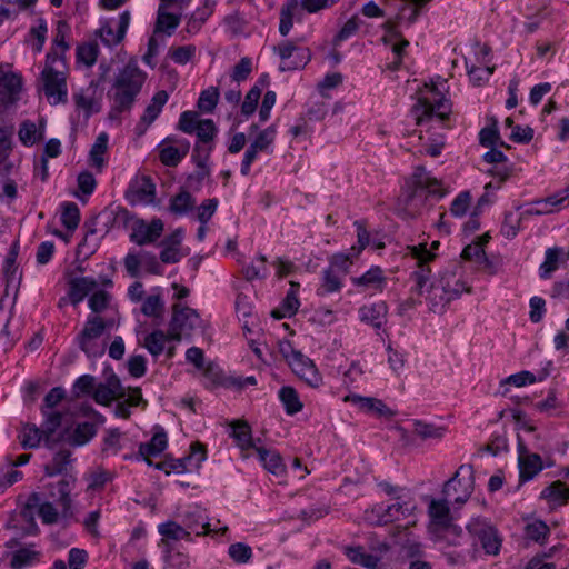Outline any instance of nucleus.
<instances>
[{
  "mask_svg": "<svg viewBox=\"0 0 569 569\" xmlns=\"http://www.w3.org/2000/svg\"><path fill=\"white\" fill-rule=\"evenodd\" d=\"M408 253L416 260V270L411 273L415 281L411 291L426 297L431 312H445L451 301L459 299L463 292H470V287L456 269H446L430 280V263L436 259V253L427 248V243L409 246Z\"/></svg>",
  "mask_w": 569,
  "mask_h": 569,
  "instance_id": "obj_1",
  "label": "nucleus"
},
{
  "mask_svg": "<svg viewBox=\"0 0 569 569\" xmlns=\"http://www.w3.org/2000/svg\"><path fill=\"white\" fill-rule=\"evenodd\" d=\"M147 74L136 62L130 61L116 74L111 91L112 99L110 118L118 119L122 112H128L134 104L146 81Z\"/></svg>",
  "mask_w": 569,
  "mask_h": 569,
  "instance_id": "obj_2",
  "label": "nucleus"
},
{
  "mask_svg": "<svg viewBox=\"0 0 569 569\" xmlns=\"http://www.w3.org/2000/svg\"><path fill=\"white\" fill-rule=\"evenodd\" d=\"M445 194L441 181L431 177L423 167H417L411 182L407 183L402 202L408 214L415 217L425 207L428 196L442 198Z\"/></svg>",
  "mask_w": 569,
  "mask_h": 569,
  "instance_id": "obj_3",
  "label": "nucleus"
},
{
  "mask_svg": "<svg viewBox=\"0 0 569 569\" xmlns=\"http://www.w3.org/2000/svg\"><path fill=\"white\" fill-rule=\"evenodd\" d=\"M68 67L66 60L54 52H48L44 68L40 73L41 89L50 104L66 103Z\"/></svg>",
  "mask_w": 569,
  "mask_h": 569,
  "instance_id": "obj_4",
  "label": "nucleus"
},
{
  "mask_svg": "<svg viewBox=\"0 0 569 569\" xmlns=\"http://www.w3.org/2000/svg\"><path fill=\"white\" fill-rule=\"evenodd\" d=\"M202 320L196 309L176 303L169 322V338L172 341L189 340L194 330L201 328Z\"/></svg>",
  "mask_w": 569,
  "mask_h": 569,
  "instance_id": "obj_5",
  "label": "nucleus"
},
{
  "mask_svg": "<svg viewBox=\"0 0 569 569\" xmlns=\"http://www.w3.org/2000/svg\"><path fill=\"white\" fill-rule=\"evenodd\" d=\"M467 530L471 537L477 539L482 550L488 556H498L500 553L503 538L497 527L487 518H472Z\"/></svg>",
  "mask_w": 569,
  "mask_h": 569,
  "instance_id": "obj_6",
  "label": "nucleus"
},
{
  "mask_svg": "<svg viewBox=\"0 0 569 569\" xmlns=\"http://www.w3.org/2000/svg\"><path fill=\"white\" fill-rule=\"evenodd\" d=\"M475 490V471L471 465H461L455 475L445 482L442 495L446 498L453 497L457 505L468 501Z\"/></svg>",
  "mask_w": 569,
  "mask_h": 569,
  "instance_id": "obj_7",
  "label": "nucleus"
},
{
  "mask_svg": "<svg viewBox=\"0 0 569 569\" xmlns=\"http://www.w3.org/2000/svg\"><path fill=\"white\" fill-rule=\"evenodd\" d=\"M36 508L38 509L39 517L46 525H53L59 518V513L51 502H41L40 496L37 492L31 493L21 509V517L28 521V527L23 530V533L27 536H36L39 532L33 517Z\"/></svg>",
  "mask_w": 569,
  "mask_h": 569,
  "instance_id": "obj_8",
  "label": "nucleus"
},
{
  "mask_svg": "<svg viewBox=\"0 0 569 569\" xmlns=\"http://www.w3.org/2000/svg\"><path fill=\"white\" fill-rule=\"evenodd\" d=\"M104 329L106 323L100 317H89L78 335V346L89 358H96L104 353L106 346L100 342Z\"/></svg>",
  "mask_w": 569,
  "mask_h": 569,
  "instance_id": "obj_9",
  "label": "nucleus"
},
{
  "mask_svg": "<svg viewBox=\"0 0 569 569\" xmlns=\"http://www.w3.org/2000/svg\"><path fill=\"white\" fill-rule=\"evenodd\" d=\"M273 52L281 60V71L302 69L311 60V52L308 48L298 46L291 40H284L273 48Z\"/></svg>",
  "mask_w": 569,
  "mask_h": 569,
  "instance_id": "obj_10",
  "label": "nucleus"
},
{
  "mask_svg": "<svg viewBox=\"0 0 569 569\" xmlns=\"http://www.w3.org/2000/svg\"><path fill=\"white\" fill-rule=\"evenodd\" d=\"M445 497L442 500L432 499L428 507V515L431 520V525L437 530L447 531L448 533H455L457 536L462 535V529L459 526L452 523V517L450 513V507Z\"/></svg>",
  "mask_w": 569,
  "mask_h": 569,
  "instance_id": "obj_11",
  "label": "nucleus"
},
{
  "mask_svg": "<svg viewBox=\"0 0 569 569\" xmlns=\"http://www.w3.org/2000/svg\"><path fill=\"white\" fill-rule=\"evenodd\" d=\"M449 113L450 104L446 99H439L436 103H431L427 99L420 98L411 109V114L418 126L433 117L445 121L448 119Z\"/></svg>",
  "mask_w": 569,
  "mask_h": 569,
  "instance_id": "obj_12",
  "label": "nucleus"
},
{
  "mask_svg": "<svg viewBox=\"0 0 569 569\" xmlns=\"http://www.w3.org/2000/svg\"><path fill=\"white\" fill-rule=\"evenodd\" d=\"M190 142L183 138L167 137L159 146V159L167 167H176L188 154Z\"/></svg>",
  "mask_w": 569,
  "mask_h": 569,
  "instance_id": "obj_13",
  "label": "nucleus"
},
{
  "mask_svg": "<svg viewBox=\"0 0 569 569\" xmlns=\"http://www.w3.org/2000/svg\"><path fill=\"white\" fill-rule=\"evenodd\" d=\"M296 376L308 386L318 388L322 385V376L313 361L301 351L288 363Z\"/></svg>",
  "mask_w": 569,
  "mask_h": 569,
  "instance_id": "obj_14",
  "label": "nucleus"
},
{
  "mask_svg": "<svg viewBox=\"0 0 569 569\" xmlns=\"http://www.w3.org/2000/svg\"><path fill=\"white\" fill-rule=\"evenodd\" d=\"M518 451L519 479L520 482H526L533 479L543 469L542 459L538 453L528 452L520 438Z\"/></svg>",
  "mask_w": 569,
  "mask_h": 569,
  "instance_id": "obj_15",
  "label": "nucleus"
},
{
  "mask_svg": "<svg viewBox=\"0 0 569 569\" xmlns=\"http://www.w3.org/2000/svg\"><path fill=\"white\" fill-rule=\"evenodd\" d=\"M162 231L163 222L160 219H153L150 223L143 220H136L130 233V240L138 246H144L160 238Z\"/></svg>",
  "mask_w": 569,
  "mask_h": 569,
  "instance_id": "obj_16",
  "label": "nucleus"
},
{
  "mask_svg": "<svg viewBox=\"0 0 569 569\" xmlns=\"http://www.w3.org/2000/svg\"><path fill=\"white\" fill-rule=\"evenodd\" d=\"M126 396L119 378L114 375L107 379L106 383L96 385L92 398L102 406H108L113 399H121Z\"/></svg>",
  "mask_w": 569,
  "mask_h": 569,
  "instance_id": "obj_17",
  "label": "nucleus"
},
{
  "mask_svg": "<svg viewBox=\"0 0 569 569\" xmlns=\"http://www.w3.org/2000/svg\"><path fill=\"white\" fill-rule=\"evenodd\" d=\"M130 23V12L123 11L117 22L116 29L110 22L104 23L98 31L101 41L108 46L113 47L122 41L126 36Z\"/></svg>",
  "mask_w": 569,
  "mask_h": 569,
  "instance_id": "obj_18",
  "label": "nucleus"
},
{
  "mask_svg": "<svg viewBox=\"0 0 569 569\" xmlns=\"http://www.w3.org/2000/svg\"><path fill=\"white\" fill-rule=\"evenodd\" d=\"M345 401H350L363 412L373 413L378 418H392L396 415L382 400L377 398L349 395L345 397Z\"/></svg>",
  "mask_w": 569,
  "mask_h": 569,
  "instance_id": "obj_19",
  "label": "nucleus"
},
{
  "mask_svg": "<svg viewBox=\"0 0 569 569\" xmlns=\"http://www.w3.org/2000/svg\"><path fill=\"white\" fill-rule=\"evenodd\" d=\"M168 99L169 94L164 90L154 93L136 127L139 136L143 134L147 128L159 117Z\"/></svg>",
  "mask_w": 569,
  "mask_h": 569,
  "instance_id": "obj_20",
  "label": "nucleus"
},
{
  "mask_svg": "<svg viewBox=\"0 0 569 569\" xmlns=\"http://www.w3.org/2000/svg\"><path fill=\"white\" fill-rule=\"evenodd\" d=\"M157 429L150 441L140 443L136 456L138 460L142 459L149 466H152V461L149 458L159 456L168 446L167 432L161 427H157Z\"/></svg>",
  "mask_w": 569,
  "mask_h": 569,
  "instance_id": "obj_21",
  "label": "nucleus"
},
{
  "mask_svg": "<svg viewBox=\"0 0 569 569\" xmlns=\"http://www.w3.org/2000/svg\"><path fill=\"white\" fill-rule=\"evenodd\" d=\"M182 523L191 535L204 536L212 531L206 511L199 506H192L183 513Z\"/></svg>",
  "mask_w": 569,
  "mask_h": 569,
  "instance_id": "obj_22",
  "label": "nucleus"
},
{
  "mask_svg": "<svg viewBox=\"0 0 569 569\" xmlns=\"http://www.w3.org/2000/svg\"><path fill=\"white\" fill-rule=\"evenodd\" d=\"M388 306L385 301L365 305L359 309V318L362 322L380 329L387 322Z\"/></svg>",
  "mask_w": 569,
  "mask_h": 569,
  "instance_id": "obj_23",
  "label": "nucleus"
},
{
  "mask_svg": "<svg viewBox=\"0 0 569 569\" xmlns=\"http://www.w3.org/2000/svg\"><path fill=\"white\" fill-rule=\"evenodd\" d=\"M411 507L407 502L397 501L390 506H375L372 512L377 515V525L382 526L400 519V516L410 513Z\"/></svg>",
  "mask_w": 569,
  "mask_h": 569,
  "instance_id": "obj_24",
  "label": "nucleus"
},
{
  "mask_svg": "<svg viewBox=\"0 0 569 569\" xmlns=\"http://www.w3.org/2000/svg\"><path fill=\"white\" fill-rule=\"evenodd\" d=\"M71 450L60 449L54 452L52 460L44 465V473L48 477H54L58 475H72V462Z\"/></svg>",
  "mask_w": 569,
  "mask_h": 569,
  "instance_id": "obj_25",
  "label": "nucleus"
},
{
  "mask_svg": "<svg viewBox=\"0 0 569 569\" xmlns=\"http://www.w3.org/2000/svg\"><path fill=\"white\" fill-rule=\"evenodd\" d=\"M256 453L263 468L270 473L280 477L286 472V466L282 461L280 453L272 449H267L263 446L256 447Z\"/></svg>",
  "mask_w": 569,
  "mask_h": 569,
  "instance_id": "obj_26",
  "label": "nucleus"
},
{
  "mask_svg": "<svg viewBox=\"0 0 569 569\" xmlns=\"http://www.w3.org/2000/svg\"><path fill=\"white\" fill-rule=\"evenodd\" d=\"M69 298L73 306L80 303L90 292H93L98 282L91 277L73 278L69 282Z\"/></svg>",
  "mask_w": 569,
  "mask_h": 569,
  "instance_id": "obj_27",
  "label": "nucleus"
},
{
  "mask_svg": "<svg viewBox=\"0 0 569 569\" xmlns=\"http://www.w3.org/2000/svg\"><path fill=\"white\" fill-rule=\"evenodd\" d=\"M351 281L357 288L382 291L387 283V278L380 267L373 266L362 276L352 278Z\"/></svg>",
  "mask_w": 569,
  "mask_h": 569,
  "instance_id": "obj_28",
  "label": "nucleus"
},
{
  "mask_svg": "<svg viewBox=\"0 0 569 569\" xmlns=\"http://www.w3.org/2000/svg\"><path fill=\"white\" fill-rule=\"evenodd\" d=\"M158 532L162 536L161 545H170L168 540H191V531H188L183 525H179L176 521H166L158 526Z\"/></svg>",
  "mask_w": 569,
  "mask_h": 569,
  "instance_id": "obj_29",
  "label": "nucleus"
},
{
  "mask_svg": "<svg viewBox=\"0 0 569 569\" xmlns=\"http://www.w3.org/2000/svg\"><path fill=\"white\" fill-rule=\"evenodd\" d=\"M345 555L352 563L367 569H377L380 562V558L378 556L366 552L362 546L346 547Z\"/></svg>",
  "mask_w": 569,
  "mask_h": 569,
  "instance_id": "obj_30",
  "label": "nucleus"
},
{
  "mask_svg": "<svg viewBox=\"0 0 569 569\" xmlns=\"http://www.w3.org/2000/svg\"><path fill=\"white\" fill-rule=\"evenodd\" d=\"M41 552L33 549V545L20 548L12 553L10 566L12 569H24L40 561Z\"/></svg>",
  "mask_w": 569,
  "mask_h": 569,
  "instance_id": "obj_31",
  "label": "nucleus"
},
{
  "mask_svg": "<svg viewBox=\"0 0 569 569\" xmlns=\"http://www.w3.org/2000/svg\"><path fill=\"white\" fill-rule=\"evenodd\" d=\"M196 206L194 197L187 190H180L170 199L169 211L174 216H186L193 210Z\"/></svg>",
  "mask_w": 569,
  "mask_h": 569,
  "instance_id": "obj_32",
  "label": "nucleus"
},
{
  "mask_svg": "<svg viewBox=\"0 0 569 569\" xmlns=\"http://www.w3.org/2000/svg\"><path fill=\"white\" fill-rule=\"evenodd\" d=\"M342 279L341 274L335 272L333 269H325L322 271L321 282L317 288V295L319 297H326L330 293L339 292L342 289Z\"/></svg>",
  "mask_w": 569,
  "mask_h": 569,
  "instance_id": "obj_33",
  "label": "nucleus"
},
{
  "mask_svg": "<svg viewBox=\"0 0 569 569\" xmlns=\"http://www.w3.org/2000/svg\"><path fill=\"white\" fill-rule=\"evenodd\" d=\"M76 478L72 475H63V478L57 483L58 497L57 501L62 508V516L68 517L71 512V498L70 492L72 490Z\"/></svg>",
  "mask_w": 569,
  "mask_h": 569,
  "instance_id": "obj_34",
  "label": "nucleus"
},
{
  "mask_svg": "<svg viewBox=\"0 0 569 569\" xmlns=\"http://www.w3.org/2000/svg\"><path fill=\"white\" fill-rule=\"evenodd\" d=\"M41 411L44 417V422L42 425L44 432V443L49 448H52L53 443L56 442L53 435L61 426L63 416L58 411H47L46 409H41Z\"/></svg>",
  "mask_w": 569,
  "mask_h": 569,
  "instance_id": "obj_35",
  "label": "nucleus"
},
{
  "mask_svg": "<svg viewBox=\"0 0 569 569\" xmlns=\"http://www.w3.org/2000/svg\"><path fill=\"white\" fill-rule=\"evenodd\" d=\"M169 340H171L169 331L164 333V331L157 329L146 336L143 347L152 357L157 358L164 351L166 342Z\"/></svg>",
  "mask_w": 569,
  "mask_h": 569,
  "instance_id": "obj_36",
  "label": "nucleus"
},
{
  "mask_svg": "<svg viewBox=\"0 0 569 569\" xmlns=\"http://www.w3.org/2000/svg\"><path fill=\"white\" fill-rule=\"evenodd\" d=\"M69 33L70 27L67 23V21H58L53 39V46L49 52H54L58 57L61 56L62 60H66L64 54L70 48L69 43L67 42Z\"/></svg>",
  "mask_w": 569,
  "mask_h": 569,
  "instance_id": "obj_37",
  "label": "nucleus"
},
{
  "mask_svg": "<svg viewBox=\"0 0 569 569\" xmlns=\"http://www.w3.org/2000/svg\"><path fill=\"white\" fill-rule=\"evenodd\" d=\"M563 254L562 248H548L545 253V261L540 264L539 276L542 279H549L551 273L558 269V263Z\"/></svg>",
  "mask_w": 569,
  "mask_h": 569,
  "instance_id": "obj_38",
  "label": "nucleus"
},
{
  "mask_svg": "<svg viewBox=\"0 0 569 569\" xmlns=\"http://www.w3.org/2000/svg\"><path fill=\"white\" fill-rule=\"evenodd\" d=\"M279 399L282 402L286 412L290 416L302 410L303 405L299 399L298 392L290 386H283L279 390Z\"/></svg>",
  "mask_w": 569,
  "mask_h": 569,
  "instance_id": "obj_39",
  "label": "nucleus"
},
{
  "mask_svg": "<svg viewBox=\"0 0 569 569\" xmlns=\"http://www.w3.org/2000/svg\"><path fill=\"white\" fill-rule=\"evenodd\" d=\"M166 8L163 4L159 6L156 31L171 36L180 23V16L167 12Z\"/></svg>",
  "mask_w": 569,
  "mask_h": 569,
  "instance_id": "obj_40",
  "label": "nucleus"
},
{
  "mask_svg": "<svg viewBox=\"0 0 569 569\" xmlns=\"http://www.w3.org/2000/svg\"><path fill=\"white\" fill-rule=\"evenodd\" d=\"M231 436L237 441V445L242 450L253 449L256 450V447H258L251 436V429L250 426L247 422H236L232 426V433Z\"/></svg>",
  "mask_w": 569,
  "mask_h": 569,
  "instance_id": "obj_41",
  "label": "nucleus"
},
{
  "mask_svg": "<svg viewBox=\"0 0 569 569\" xmlns=\"http://www.w3.org/2000/svg\"><path fill=\"white\" fill-rule=\"evenodd\" d=\"M540 498L553 503H566L569 501V488L560 480H557L541 491Z\"/></svg>",
  "mask_w": 569,
  "mask_h": 569,
  "instance_id": "obj_42",
  "label": "nucleus"
},
{
  "mask_svg": "<svg viewBox=\"0 0 569 569\" xmlns=\"http://www.w3.org/2000/svg\"><path fill=\"white\" fill-rule=\"evenodd\" d=\"M412 425L413 433L422 440L441 439L446 433L445 427L427 423L422 420H413Z\"/></svg>",
  "mask_w": 569,
  "mask_h": 569,
  "instance_id": "obj_43",
  "label": "nucleus"
},
{
  "mask_svg": "<svg viewBox=\"0 0 569 569\" xmlns=\"http://www.w3.org/2000/svg\"><path fill=\"white\" fill-rule=\"evenodd\" d=\"M96 432V426L92 422H81L77 425L68 440L72 446H83L93 438Z\"/></svg>",
  "mask_w": 569,
  "mask_h": 569,
  "instance_id": "obj_44",
  "label": "nucleus"
},
{
  "mask_svg": "<svg viewBox=\"0 0 569 569\" xmlns=\"http://www.w3.org/2000/svg\"><path fill=\"white\" fill-rule=\"evenodd\" d=\"M109 136L106 132H101L90 150V160L92 166L101 170L104 164L103 154L108 149Z\"/></svg>",
  "mask_w": 569,
  "mask_h": 569,
  "instance_id": "obj_45",
  "label": "nucleus"
},
{
  "mask_svg": "<svg viewBox=\"0 0 569 569\" xmlns=\"http://www.w3.org/2000/svg\"><path fill=\"white\" fill-rule=\"evenodd\" d=\"M18 136L20 141L27 147H31L43 139V132L39 131L36 123L30 120H26L20 124Z\"/></svg>",
  "mask_w": 569,
  "mask_h": 569,
  "instance_id": "obj_46",
  "label": "nucleus"
},
{
  "mask_svg": "<svg viewBox=\"0 0 569 569\" xmlns=\"http://www.w3.org/2000/svg\"><path fill=\"white\" fill-rule=\"evenodd\" d=\"M137 198L146 203L152 202L156 196V184L148 176L138 179L132 186Z\"/></svg>",
  "mask_w": 569,
  "mask_h": 569,
  "instance_id": "obj_47",
  "label": "nucleus"
},
{
  "mask_svg": "<svg viewBox=\"0 0 569 569\" xmlns=\"http://www.w3.org/2000/svg\"><path fill=\"white\" fill-rule=\"evenodd\" d=\"M61 223L70 231H74L80 222V210L74 202H63L61 204Z\"/></svg>",
  "mask_w": 569,
  "mask_h": 569,
  "instance_id": "obj_48",
  "label": "nucleus"
},
{
  "mask_svg": "<svg viewBox=\"0 0 569 569\" xmlns=\"http://www.w3.org/2000/svg\"><path fill=\"white\" fill-rule=\"evenodd\" d=\"M219 97V89L217 87H210L200 93L197 107L201 112L212 113L218 104Z\"/></svg>",
  "mask_w": 569,
  "mask_h": 569,
  "instance_id": "obj_49",
  "label": "nucleus"
},
{
  "mask_svg": "<svg viewBox=\"0 0 569 569\" xmlns=\"http://www.w3.org/2000/svg\"><path fill=\"white\" fill-rule=\"evenodd\" d=\"M163 309L164 302L159 293L148 296L141 306V312L151 318H161Z\"/></svg>",
  "mask_w": 569,
  "mask_h": 569,
  "instance_id": "obj_50",
  "label": "nucleus"
},
{
  "mask_svg": "<svg viewBox=\"0 0 569 569\" xmlns=\"http://www.w3.org/2000/svg\"><path fill=\"white\" fill-rule=\"evenodd\" d=\"M267 259L263 254H260L254 262L243 268L244 278L248 281L256 279H263L268 276Z\"/></svg>",
  "mask_w": 569,
  "mask_h": 569,
  "instance_id": "obj_51",
  "label": "nucleus"
},
{
  "mask_svg": "<svg viewBox=\"0 0 569 569\" xmlns=\"http://www.w3.org/2000/svg\"><path fill=\"white\" fill-rule=\"evenodd\" d=\"M479 142L481 146L488 148V147H495L497 144H500L501 147L509 148L508 144H506L503 141H500V134L497 127V121L492 123V126L485 127L479 132Z\"/></svg>",
  "mask_w": 569,
  "mask_h": 569,
  "instance_id": "obj_52",
  "label": "nucleus"
},
{
  "mask_svg": "<svg viewBox=\"0 0 569 569\" xmlns=\"http://www.w3.org/2000/svg\"><path fill=\"white\" fill-rule=\"evenodd\" d=\"M21 438V445L23 448H37L40 443V441L44 440V432L43 429L38 428L37 426L27 425L23 428Z\"/></svg>",
  "mask_w": 569,
  "mask_h": 569,
  "instance_id": "obj_53",
  "label": "nucleus"
},
{
  "mask_svg": "<svg viewBox=\"0 0 569 569\" xmlns=\"http://www.w3.org/2000/svg\"><path fill=\"white\" fill-rule=\"evenodd\" d=\"M99 53V48L96 42H88L78 46L77 61L91 67L96 63Z\"/></svg>",
  "mask_w": 569,
  "mask_h": 569,
  "instance_id": "obj_54",
  "label": "nucleus"
},
{
  "mask_svg": "<svg viewBox=\"0 0 569 569\" xmlns=\"http://www.w3.org/2000/svg\"><path fill=\"white\" fill-rule=\"evenodd\" d=\"M549 375L548 371L543 370L541 375L537 378L532 372L523 370L518 373L511 375L503 380V383H511L516 387H523L528 383H533L536 381H542Z\"/></svg>",
  "mask_w": 569,
  "mask_h": 569,
  "instance_id": "obj_55",
  "label": "nucleus"
},
{
  "mask_svg": "<svg viewBox=\"0 0 569 569\" xmlns=\"http://www.w3.org/2000/svg\"><path fill=\"white\" fill-rule=\"evenodd\" d=\"M96 387V378L91 375L80 376L72 386V395L74 398L82 396H92Z\"/></svg>",
  "mask_w": 569,
  "mask_h": 569,
  "instance_id": "obj_56",
  "label": "nucleus"
},
{
  "mask_svg": "<svg viewBox=\"0 0 569 569\" xmlns=\"http://www.w3.org/2000/svg\"><path fill=\"white\" fill-rule=\"evenodd\" d=\"M164 561L166 563L173 569H186L189 567V557L173 549L170 545H167L164 548Z\"/></svg>",
  "mask_w": 569,
  "mask_h": 569,
  "instance_id": "obj_57",
  "label": "nucleus"
},
{
  "mask_svg": "<svg viewBox=\"0 0 569 569\" xmlns=\"http://www.w3.org/2000/svg\"><path fill=\"white\" fill-rule=\"evenodd\" d=\"M549 531V527L541 520H536L525 527L526 538L536 542H540L546 539Z\"/></svg>",
  "mask_w": 569,
  "mask_h": 569,
  "instance_id": "obj_58",
  "label": "nucleus"
},
{
  "mask_svg": "<svg viewBox=\"0 0 569 569\" xmlns=\"http://www.w3.org/2000/svg\"><path fill=\"white\" fill-rule=\"evenodd\" d=\"M201 120L199 119V114L196 111H183L180 114L178 129L184 133L191 134L194 133Z\"/></svg>",
  "mask_w": 569,
  "mask_h": 569,
  "instance_id": "obj_59",
  "label": "nucleus"
},
{
  "mask_svg": "<svg viewBox=\"0 0 569 569\" xmlns=\"http://www.w3.org/2000/svg\"><path fill=\"white\" fill-rule=\"evenodd\" d=\"M218 130L214 122L211 119H202L194 133L199 142L206 144L211 142Z\"/></svg>",
  "mask_w": 569,
  "mask_h": 569,
  "instance_id": "obj_60",
  "label": "nucleus"
},
{
  "mask_svg": "<svg viewBox=\"0 0 569 569\" xmlns=\"http://www.w3.org/2000/svg\"><path fill=\"white\" fill-rule=\"evenodd\" d=\"M471 196L469 191L460 192L450 206V213L456 218H462L470 207Z\"/></svg>",
  "mask_w": 569,
  "mask_h": 569,
  "instance_id": "obj_61",
  "label": "nucleus"
},
{
  "mask_svg": "<svg viewBox=\"0 0 569 569\" xmlns=\"http://www.w3.org/2000/svg\"><path fill=\"white\" fill-rule=\"evenodd\" d=\"M261 97V87L253 86L246 94L244 101L241 104V113L244 117L251 116L258 106V101Z\"/></svg>",
  "mask_w": 569,
  "mask_h": 569,
  "instance_id": "obj_62",
  "label": "nucleus"
},
{
  "mask_svg": "<svg viewBox=\"0 0 569 569\" xmlns=\"http://www.w3.org/2000/svg\"><path fill=\"white\" fill-rule=\"evenodd\" d=\"M276 133V127L269 126L257 136L254 141L251 142V146L260 152L267 151L269 147L273 143Z\"/></svg>",
  "mask_w": 569,
  "mask_h": 569,
  "instance_id": "obj_63",
  "label": "nucleus"
},
{
  "mask_svg": "<svg viewBox=\"0 0 569 569\" xmlns=\"http://www.w3.org/2000/svg\"><path fill=\"white\" fill-rule=\"evenodd\" d=\"M520 217L516 213L507 212L500 229L501 234L508 239L515 238L520 229Z\"/></svg>",
  "mask_w": 569,
  "mask_h": 569,
  "instance_id": "obj_64",
  "label": "nucleus"
}]
</instances>
